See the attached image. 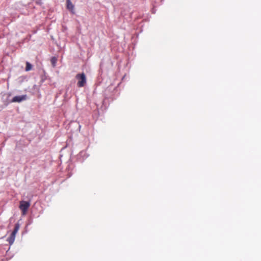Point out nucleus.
<instances>
[{"mask_svg": "<svg viewBox=\"0 0 261 261\" xmlns=\"http://www.w3.org/2000/svg\"><path fill=\"white\" fill-rule=\"evenodd\" d=\"M30 203L29 201H21L20 203L19 208L22 211V214L25 215L28 211Z\"/></svg>", "mask_w": 261, "mask_h": 261, "instance_id": "nucleus-3", "label": "nucleus"}, {"mask_svg": "<svg viewBox=\"0 0 261 261\" xmlns=\"http://www.w3.org/2000/svg\"><path fill=\"white\" fill-rule=\"evenodd\" d=\"M32 68V64H30L29 62H27L26 63L25 70L27 71H28L31 70Z\"/></svg>", "mask_w": 261, "mask_h": 261, "instance_id": "nucleus-7", "label": "nucleus"}, {"mask_svg": "<svg viewBox=\"0 0 261 261\" xmlns=\"http://www.w3.org/2000/svg\"><path fill=\"white\" fill-rule=\"evenodd\" d=\"M19 228H20V225L18 223H17L15 225L14 229L13 231H12V232L11 233L10 236L7 239L8 242H9V243L10 245H12L14 243L15 238V236H16V234L18 232Z\"/></svg>", "mask_w": 261, "mask_h": 261, "instance_id": "nucleus-2", "label": "nucleus"}, {"mask_svg": "<svg viewBox=\"0 0 261 261\" xmlns=\"http://www.w3.org/2000/svg\"><path fill=\"white\" fill-rule=\"evenodd\" d=\"M28 96L26 94L14 96L11 100L12 102H20L27 99Z\"/></svg>", "mask_w": 261, "mask_h": 261, "instance_id": "nucleus-4", "label": "nucleus"}, {"mask_svg": "<svg viewBox=\"0 0 261 261\" xmlns=\"http://www.w3.org/2000/svg\"><path fill=\"white\" fill-rule=\"evenodd\" d=\"M67 9H68L69 11H71V12L73 14L74 13V6L71 3L70 0H67Z\"/></svg>", "mask_w": 261, "mask_h": 261, "instance_id": "nucleus-5", "label": "nucleus"}, {"mask_svg": "<svg viewBox=\"0 0 261 261\" xmlns=\"http://www.w3.org/2000/svg\"><path fill=\"white\" fill-rule=\"evenodd\" d=\"M57 61V59L55 57H53L51 58L50 62L51 63L52 65L55 67Z\"/></svg>", "mask_w": 261, "mask_h": 261, "instance_id": "nucleus-6", "label": "nucleus"}, {"mask_svg": "<svg viewBox=\"0 0 261 261\" xmlns=\"http://www.w3.org/2000/svg\"><path fill=\"white\" fill-rule=\"evenodd\" d=\"M76 79L78 80L77 85L79 87H83L86 84V77L84 73L77 74L75 76Z\"/></svg>", "mask_w": 261, "mask_h": 261, "instance_id": "nucleus-1", "label": "nucleus"}]
</instances>
